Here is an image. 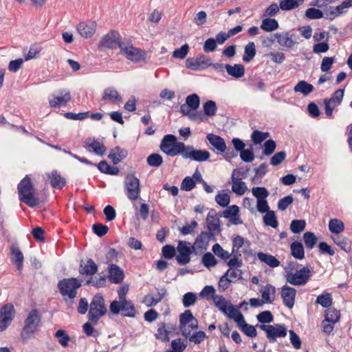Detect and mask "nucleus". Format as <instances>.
<instances>
[{
  "label": "nucleus",
  "instance_id": "nucleus-1",
  "mask_svg": "<svg viewBox=\"0 0 352 352\" xmlns=\"http://www.w3.org/2000/svg\"><path fill=\"white\" fill-rule=\"evenodd\" d=\"M19 199L31 208L38 204V199L34 196V188L28 175H26L17 186Z\"/></svg>",
  "mask_w": 352,
  "mask_h": 352
},
{
  "label": "nucleus",
  "instance_id": "nucleus-2",
  "mask_svg": "<svg viewBox=\"0 0 352 352\" xmlns=\"http://www.w3.org/2000/svg\"><path fill=\"white\" fill-rule=\"evenodd\" d=\"M82 280L76 278H63L58 281L57 287L58 290L64 298V300L69 303H74V299L77 296V290L82 286Z\"/></svg>",
  "mask_w": 352,
  "mask_h": 352
},
{
  "label": "nucleus",
  "instance_id": "nucleus-3",
  "mask_svg": "<svg viewBox=\"0 0 352 352\" xmlns=\"http://www.w3.org/2000/svg\"><path fill=\"white\" fill-rule=\"evenodd\" d=\"M185 144L178 142L174 135L168 134L165 135L160 144V149L168 156H175L182 154L185 148Z\"/></svg>",
  "mask_w": 352,
  "mask_h": 352
},
{
  "label": "nucleus",
  "instance_id": "nucleus-4",
  "mask_svg": "<svg viewBox=\"0 0 352 352\" xmlns=\"http://www.w3.org/2000/svg\"><path fill=\"white\" fill-rule=\"evenodd\" d=\"M107 313L104 300L100 294H96L91 302L88 313L89 320L96 324L99 318Z\"/></svg>",
  "mask_w": 352,
  "mask_h": 352
},
{
  "label": "nucleus",
  "instance_id": "nucleus-5",
  "mask_svg": "<svg viewBox=\"0 0 352 352\" xmlns=\"http://www.w3.org/2000/svg\"><path fill=\"white\" fill-rule=\"evenodd\" d=\"M41 322V315L36 309H32L25 320V325L21 331V338L27 340L30 336L34 333Z\"/></svg>",
  "mask_w": 352,
  "mask_h": 352
},
{
  "label": "nucleus",
  "instance_id": "nucleus-6",
  "mask_svg": "<svg viewBox=\"0 0 352 352\" xmlns=\"http://www.w3.org/2000/svg\"><path fill=\"white\" fill-rule=\"evenodd\" d=\"M311 276V271L308 267H303L296 272L285 275L287 283L293 285L300 286L305 285Z\"/></svg>",
  "mask_w": 352,
  "mask_h": 352
},
{
  "label": "nucleus",
  "instance_id": "nucleus-7",
  "mask_svg": "<svg viewBox=\"0 0 352 352\" xmlns=\"http://www.w3.org/2000/svg\"><path fill=\"white\" fill-rule=\"evenodd\" d=\"M176 251L178 254L176 255V260L178 264L184 265L190 261V254L195 252L194 248L190 242L186 241H179L178 242Z\"/></svg>",
  "mask_w": 352,
  "mask_h": 352
},
{
  "label": "nucleus",
  "instance_id": "nucleus-8",
  "mask_svg": "<svg viewBox=\"0 0 352 352\" xmlns=\"http://www.w3.org/2000/svg\"><path fill=\"white\" fill-rule=\"evenodd\" d=\"M123 44L120 34L117 31L111 30L101 38L98 47L113 49L118 47L121 49Z\"/></svg>",
  "mask_w": 352,
  "mask_h": 352
},
{
  "label": "nucleus",
  "instance_id": "nucleus-9",
  "mask_svg": "<svg viewBox=\"0 0 352 352\" xmlns=\"http://www.w3.org/2000/svg\"><path fill=\"white\" fill-rule=\"evenodd\" d=\"M125 191L127 197L132 201L140 197V181L133 175H129L125 178Z\"/></svg>",
  "mask_w": 352,
  "mask_h": 352
},
{
  "label": "nucleus",
  "instance_id": "nucleus-10",
  "mask_svg": "<svg viewBox=\"0 0 352 352\" xmlns=\"http://www.w3.org/2000/svg\"><path fill=\"white\" fill-rule=\"evenodd\" d=\"M182 155L184 159H190L199 162L207 161L210 157V154L208 151L197 150L190 145L185 146Z\"/></svg>",
  "mask_w": 352,
  "mask_h": 352
},
{
  "label": "nucleus",
  "instance_id": "nucleus-11",
  "mask_svg": "<svg viewBox=\"0 0 352 352\" xmlns=\"http://www.w3.org/2000/svg\"><path fill=\"white\" fill-rule=\"evenodd\" d=\"M211 240H216L214 233L205 231L201 232L195 239L192 245L195 250V253L197 254L199 250L200 252H202L204 250H206L209 245V241Z\"/></svg>",
  "mask_w": 352,
  "mask_h": 352
},
{
  "label": "nucleus",
  "instance_id": "nucleus-12",
  "mask_svg": "<svg viewBox=\"0 0 352 352\" xmlns=\"http://www.w3.org/2000/svg\"><path fill=\"white\" fill-rule=\"evenodd\" d=\"M120 52L125 55L126 58L133 62H141L146 59V52L133 45L126 46L124 43Z\"/></svg>",
  "mask_w": 352,
  "mask_h": 352
},
{
  "label": "nucleus",
  "instance_id": "nucleus-13",
  "mask_svg": "<svg viewBox=\"0 0 352 352\" xmlns=\"http://www.w3.org/2000/svg\"><path fill=\"white\" fill-rule=\"evenodd\" d=\"M186 67L192 70L203 69L210 67V58L202 54L197 58H188L186 62Z\"/></svg>",
  "mask_w": 352,
  "mask_h": 352
},
{
  "label": "nucleus",
  "instance_id": "nucleus-14",
  "mask_svg": "<svg viewBox=\"0 0 352 352\" xmlns=\"http://www.w3.org/2000/svg\"><path fill=\"white\" fill-rule=\"evenodd\" d=\"M296 290L287 285H284L281 289V297L284 305L289 309L294 307Z\"/></svg>",
  "mask_w": 352,
  "mask_h": 352
},
{
  "label": "nucleus",
  "instance_id": "nucleus-15",
  "mask_svg": "<svg viewBox=\"0 0 352 352\" xmlns=\"http://www.w3.org/2000/svg\"><path fill=\"white\" fill-rule=\"evenodd\" d=\"M108 278L112 283H121L124 278V271L116 264H110L108 267Z\"/></svg>",
  "mask_w": 352,
  "mask_h": 352
},
{
  "label": "nucleus",
  "instance_id": "nucleus-16",
  "mask_svg": "<svg viewBox=\"0 0 352 352\" xmlns=\"http://www.w3.org/2000/svg\"><path fill=\"white\" fill-rule=\"evenodd\" d=\"M293 36L296 37V35L294 34H290L289 32L276 33L274 34L278 44L287 48H292L296 44L298 43L297 41L293 40Z\"/></svg>",
  "mask_w": 352,
  "mask_h": 352
},
{
  "label": "nucleus",
  "instance_id": "nucleus-17",
  "mask_svg": "<svg viewBox=\"0 0 352 352\" xmlns=\"http://www.w3.org/2000/svg\"><path fill=\"white\" fill-rule=\"evenodd\" d=\"M206 223L208 232L214 233L215 232H217V234L221 232V229L220 226V221L219 218L217 217V213L215 210H211L208 212L206 217Z\"/></svg>",
  "mask_w": 352,
  "mask_h": 352
},
{
  "label": "nucleus",
  "instance_id": "nucleus-18",
  "mask_svg": "<svg viewBox=\"0 0 352 352\" xmlns=\"http://www.w3.org/2000/svg\"><path fill=\"white\" fill-rule=\"evenodd\" d=\"M287 329L284 324L272 325L267 331V339L270 343L275 342L277 338H285L287 336Z\"/></svg>",
  "mask_w": 352,
  "mask_h": 352
},
{
  "label": "nucleus",
  "instance_id": "nucleus-19",
  "mask_svg": "<svg viewBox=\"0 0 352 352\" xmlns=\"http://www.w3.org/2000/svg\"><path fill=\"white\" fill-rule=\"evenodd\" d=\"M193 318L194 316L190 309L185 310L179 315V327L184 337L189 336L190 329L187 327V324L193 320Z\"/></svg>",
  "mask_w": 352,
  "mask_h": 352
},
{
  "label": "nucleus",
  "instance_id": "nucleus-20",
  "mask_svg": "<svg viewBox=\"0 0 352 352\" xmlns=\"http://www.w3.org/2000/svg\"><path fill=\"white\" fill-rule=\"evenodd\" d=\"M96 23L94 21L80 22L77 25L78 32L85 38L91 37L96 32Z\"/></svg>",
  "mask_w": 352,
  "mask_h": 352
},
{
  "label": "nucleus",
  "instance_id": "nucleus-21",
  "mask_svg": "<svg viewBox=\"0 0 352 352\" xmlns=\"http://www.w3.org/2000/svg\"><path fill=\"white\" fill-rule=\"evenodd\" d=\"M51 186L56 189H62L66 185L65 179L56 170L46 174Z\"/></svg>",
  "mask_w": 352,
  "mask_h": 352
},
{
  "label": "nucleus",
  "instance_id": "nucleus-22",
  "mask_svg": "<svg viewBox=\"0 0 352 352\" xmlns=\"http://www.w3.org/2000/svg\"><path fill=\"white\" fill-rule=\"evenodd\" d=\"M78 271L81 275L93 276L98 271V265L91 258L87 259L86 263L81 260Z\"/></svg>",
  "mask_w": 352,
  "mask_h": 352
},
{
  "label": "nucleus",
  "instance_id": "nucleus-23",
  "mask_svg": "<svg viewBox=\"0 0 352 352\" xmlns=\"http://www.w3.org/2000/svg\"><path fill=\"white\" fill-rule=\"evenodd\" d=\"M128 155V151L126 149L121 148L120 146H116L111 150L108 157L111 160L113 164H118Z\"/></svg>",
  "mask_w": 352,
  "mask_h": 352
},
{
  "label": "nucleus",
  "instance_id": "nucleus-24",
  "mask_svg": "<svg viewBox=\"0 0 352 352\" xmlns=\"http://www.w3.org/2000/svg\"><path fill=\"white\" fill-rule=\"evenodd\" d=\"M210 144L214 147L218 151L223 153L226 151V142L221 137L210 133L206 137Z\"/></svg>",
  "mask_w": 352,
  "mask_h": 352
},
{
  "label": "nucleus",
  "instance_id": "nucleus-25",
  "mask_svg": "<svg viewBox=\"0 0 352 352\" xmlns=\"http://www.w3.org/2000/svg\"><path fill=\"white\" fill-rule=\"evenodd\" d=\"M60 96H54V99L50 100L49 103L51 107H58L61 105H65L71 100L69 91L65 90L60 92Z\"/></svg>",
  "mask_w": 352,
  "mask_h": 352
},
{
  "label": "nucleus",
  "instance_id": "nucleus-26",
  "mask_svg": "<svg viewBox=\"0 0 352 352\" xmlns=\"http://www.w3.org/2000/svg\"><path fill=\"white\" fill-rule=\"evenodd\" d=\"M85 148H91L94 152L98 155H103L107 150L105 146L98 140L87 138L85 141Z\"/></svg>",
  "mask_w": 352,
  "mask_h": 352
},
{
  "label": "nucleus",
  "instance_id": "nucleus-27",
  "mask_svg": "<svg viewBox=\"0 0 352 352\" xmlns=\"http://www.w3.org/2000/svg\"><path fill=\"white\" fill-rule=\"evenodd\" d=\"M226 70L228 75L235 78H240L245 74V67L241 64H234V65L226 64Z\"/></svg>",
  "mask_w": 352,
  "mask_h": 352
},
{
  "label": "nucleus",
  "instance_id": "nucleus-28",
  "mask_svg": "<svg viewBox=\"0 0 352 352\" xmlns=\"http://www.w3.org/2000/svg\"><path fill=\"white\" fill-rule=\"evenodd\" d=\"M102 100L115 103L116 101H121L122 98L115 88L108 87L104 90Z\"/></svg>",
  "mask_w": 352,
  "mask_h": 352
},
{
  "label": "nucleus",
  "instance_id": "nucleus-29",
  "mask_svg": "<svg viewBox=\"0 0 352 352\" xmlns=\"http://www.w3.org/2000/svg\"><path fill=\"white\" fill-rule=\"evenodd\" d=\"M333 242L346 252H352L351 241L346 237L338 235L332 236Z\"/></svg>",
  "mask_w": 352,
  "mask_h": 352
},
{
  "label": "nucleus",
  "instance_id": "nucleus-30",
  "mask_svg": "<svg viewBox=\"0 0 352 352\" xmlns=\"http://www.w3.org/2000/svg\"><path fill=\"white\" fill-rule=\"evenodd\" d=\"M257 257L261 261L271 267H276L280 265V261L273 255L261 252L257 254Z\"/></svg>",
  "mask_w": 352,
  "mask_h": 352
},
{
  "label": "nucleus",
  "instance_id": "nucleus-31",
  "mask_svg": "<svg viewBox=\"0 0 352 352\" xmlns=\"http://www.w3.org/2000/svg\"><path fill=\"white\" fill-rule=\"evenodd\" d=\"M12 255V261L16 265L17 270L21 271L23 269V255L18 247L12 246L10 248Z\"/></svg>",
  "mask_w": 352,
  "mask_h": 352
},
{
  "label": "nucleus",
  "instance_id": "nucleus-32",
  "mask_svg": "<svg viewBox=\"0 0 352 352\" xmlns=\"http://www.w3.org/2000/svg\"><path fill=\"white\" fill-rule=\"evenodd\" d=\"M166 294V289L165 288H162L160 291L158 292L156 297L153 296H146L144 299V302L146 304L148 307L155 306L158 302H160L162 298Z\"/></svg>",
  "mask_w": 352,
  "mask_h": 352
},
{
  "label": "nucleus",
  "instance_id": "nucleus-33",
  "mask_svg": "<svg viewBox=\"0 0 352 352\" xmlns=\"http://www.w3.org/2000/svg\"><path fill=\"white\" fill-rule=\"evenodd\" d=\"M314 90V87L311 84L308 83L305 80L299 81L294 87L295 92H300L304 96H307Z\"/></svg>",
  "mask_w": 352,
  "mask_h": 352
},
{
  "label": "nucleus",
  "instance_id": "nucleus-34",
  "mask_svg": "<svg viewBox=\"0 0 352 352\" xmlns=\"http://www.w3.org/2000/svg\"><path fill=\"white\" fill-rule=\"evenodd\" d=\"M214 301L215 305L219 308V309L225 314H228V313L230 311V306H233L222 296H215L214 297Z\"/></svg>",
  "mask_w": 352,
  "mask_h": 352
},
{
  "label": "nucleus",
  "instance_id": "nucleus-35",
  "mask_svg": "<svg viewBox=\"0 0 352 352\" xmlns=\"http://www.w3.org/2000/svg\"><path fill=\"white\" fill-rule=\"evenodd\" d=\"M227 315L229 316V318H232L236 322L239 328L241 325H243V324L245 322L243 314L240 311H239L238 309L234 306H230V311Z\"/></svg>",
  "mask_w": 352,
  "mask_h": 352
},
{
  "label": "nucleus",
  "instance_id": "nucleus-36",
  "mask_svg": "<svg viewBox=\"0 0 352 352\" xmlns=\"http://www.w3.org/2000/svg\"><path fill=\"white\" fill-rule=\"evenodd\" d=\"M122 302V315L126 317L134 318L136 315V310L134 305L131 300H124Z\"/></svg>",
  "mask_w": 352,
  "mask_h": 352
},
{
  "label": "nucleus",
  "instance_id": "nucleus-37",
  "mask_svg": "<svg viewBox=\"0 0 352 352\" xmlns=\"http://www.w3.org/2000/svg\"><path fill=\"white\" fill-rule=\"evenodd\" d=\"M324 320L328 322L336 324L340 320V311L334 307H329L325 310Z\"/></svg>",
  "mask_w": 352,
  "mask_h": 352
},
{
  "label": "nucleus",
  "instance_id": "nucleus-38",
  "mask_svg": "<svg viewBox=\"0 0 352 352\" xmlns=\"http://www.w3.org/2000/svg\"><path fill=\"white\" fill-rule=\"evenodd\" d=\"M305 0H281L279 8L282 10L288 11L297 8Z\"/></svg>",
  "mask_w": 352,
  "mask_h": 352
},
{
  "label": "nucleus",
  "instance_id": "nucleus-39",
  "mask_svg": "<svg viewBox=\"0 0 352 352\" xmlns=\"http://www.w3.org/2000/svg\"><path fill=\"white\" fill-rule=\"evenodd\" d=\"M276 289L272 285H267L264 290L261 292L262 298L264 302L272 303L275 300Z\"/></svg>",
  "mask_w": 352,
  "mask_h": 352
},
{
  "label": "nucleus",
  "instance_id": "nucleus-40",
  "mask_svg": "<svg viewBox=\"0 0 352 352\" xmlns=\"http://www.w3.org/2000/svg\"><path fill=\"white\" fill-rule=\"evenodd\" d=\"M291 254L297 259H302L305 257V251L301 243L295 241L291 244Z\"/></svg>",
  "mask_w": 352,
  "mask_h": 352
},
{
  "label": "nucleus",
  "instance_id": "nucleus-41",
  "mask_svg": "<svg viewBox=\"0 0 352 352\" xmlns=\"http://www.w3.org/2000/svg\"><path fill=\"white\" fill-rule=\"evenodd\" d=\"M256 55V47L254 42H249L245 46L244 54L243 56V60L244 62L251 61Z\"/></svg>",
  "mask_w": 352,
  "mask_h": 352
},
{
  "label": "nucleus",
  "instance_id": "nucleus-42",
  "mask_svg": "<svg viewBox=\"0 0 352 352\" xmlns=\"http://www.w3.org/2000/svg\"><path fill=\"white\" fill-rule=\"evenodd\" d=\"M278 23L274 19L267 18L262 21L261 28L266 32H272L278 29Z\"/></svg>",
  "mask_w": 352,
  "mask_h": 352
},
{
  "label": "nucleus",
  "instance_id": "nucleus-43",
  "mask_svg": "<svg viewBox=\"0 0 352 352\" xmlns=\"http://www.w3.org/2000/svg\"><path fill=\"white\" fill-rule=\"evenodd\" d=\"M265 213V214L263 216L264 223L267 226H271L273 228H276L278 227V223L275 212L273 210H270Z\"/></svg>",
  "mask_w": 352,
  "mask_h": 352
},
{
  "label": "nucleus",
  "instance_id": "nucleus-44",
  "mask_svg": "<svg viewBox=\"0 0 352 352\" xmlns=\"http://www.w3.org/2000/svg\"><path fill=\"white\" fill-rule=\"evenodd\" d=\"M157 326V333L155 334L156 339L164 342H168L169 341V334L165 328V322H160Z\"/></svg>",
  "mask_w": 352,
  "mask_h": 352
},
{
  "label": "nucleus",
  "instance_id": "nucleus-45",
  "mask_svg": "<svg viewBox=\"0 0 352 352\" xmlns=\"http://www.w3.org/2000/svg\"><path fill=\"white\" fill-rule=\"evenodd\" d=\"M329 229L332 233L339 234L344 229V223L338 219H332L329 222Z\"/></svg>",
  "mask_w": 352,
  "mask_h": 352
},
{
  "label": "nucleus",
  "instance_id": "nucleus-46",
  "mask_svg": "<svg viewBox=\"0 0 352 352\" xmlns=\"http://www.w3.org/2000/svg\"><path fill=\"white\" fill-rule=\"evenodd\" d=\"M241 179H234L232 182V190L234 192H235L238 195H243L248 188L245 184V182L240 181Z\"/></svg>",
  "mask_w": 352,
  "mask_h": 352
},
{
  "label": "nucleus",
  "instance_id": "nucleus-47",
  "mask_svg": "<svg viewBox=\"0 0 352 352\" xmlns=\"http://www.w3.org/2000/svg\"><path fill=\"white\" fill-rule=\"evenodd\" d=\"M186 104L190 107L192 111H196L199 107L200 99L197 94H192L186 98Z\"/></svg>",
  "mask_w": 352,
  "mask_h": 352
},
{
  "label": "nucleus",
  "instance_id": "nucleus-48",
  "mask_svg": "<svg viewBox=\"0 0 352 352\" xmlns=\"http://www.w3.org/2000/svg\"><path fill=\"white\" fill-rule=\"evenodd\" d=\"M316 304H320L324 308H329L332 304V298L329 293L323 294L317 297Z\"/></svg>",
  "mask_w": 352,
  "mask_h": 352
},
{
  "label": "nucleus",
  "instance_id": "nucleus-49",
  "mask_svg": "<svg viewBox=\"0 0 352 352\" xmlns=\"http://www.w3.org/2000/svg\"><path fill=\"white\" fill-rule=\"evenodd\" d=\"M304 242L307 249H312L317 243V238L313 232H307L303 234Z\"/></svg>",
  "mask_w": 352,
  "mask_h": 352
},
{
  "label": "nucleus",
  "instance_id": "nucleus-50",
  "mask_svg": "<svg viewBox=\"0 0 352 352\" xmlns=\"http://www.w3.org/2000/svg\"><path fill=\"white\" fill-rule=\"evenodd\" d=\"M146 162L150 166L160 167L163 163V159L160 154L152 153L148 156Z\"/></svg>",
  "mask_w": 352,
  "mask_h": 352
},
{
  "label": "nucleus",
  "instance_id": "nucleus-51",
  "mask_svg": "<svg viewBox=\"0 0 352 352\" xmlns=\"http://www.w3.org/2000/svg\"><path fill=\"white\" fill-rule=\"evenodd\" d=\"M306 223L305 220H293L290 224V230L294 234H298L305 228Z\"/></svg>",
  "mask_w": 352,
  "mask_h": 352
},
{
  "label": "nucleus",
  "instance_id": "nucleus-52",
  "mask_svg": "<svg viewBox=\"0 0 352 352\" xmlns=\"http://www.w3.org/2000/svg\"><path fill=\"white\" fill-rule=\"evenodd\" d=\"M202 263L206 267L210 268L217 264V260L212 253L206 252L202 256Z\"/></svg>",
  "mask_w": 352,
  "mask_h": 352
},
{
  "label": "nucleus",
  "instance_id": "nucleus-53",
  "mask_svg": "<svg viewBox=\"0 0 352 352\" xmlns=\"http://www.w3.org/2000/svg\"><path fill=\"white\" fill-rule=\"evenodd\" d=\"M217 109L216 103L213 100H208L204 104V112L207 116H214L216 114Z\"/></svg>",
  "mask_w": 352,
  "mask_h": 352
},
{
  "label": "nucleus",
  "instance_id": "nucleus-54",
  "mask_svg": "<svg viewBox=\"0 0 352 352\" xmlns=\"http://www.w3.org/2000/svg\"><path fill=\"white\" fill-rule=\"evenodd\" d=\"M212 250L216 256L220 257L223 260H226L231 256V254H230L228 251L223 250L219 243H215L213 245Z\"/></svg>",
  "mask_w": 352,
  "mask_h": 352
},
{
  "label": "nucleus",
  "instance_id": "nucleus-55",
  "mask_svg": "<svg viewBox=\"0 0 352 352\" xmlns=\"http://www.w3.org/2000/svg\"><path fill=\"white\" fill-rule=\"evenodd\" d=\"M305 16L309 19H319L324 17V13L319 9L311 8L305 11Z\"/></svg>",
  "mask_w": 352,
  "mask_h": 352
},
{
  "label": "nucleus",
  "instance_id": "nucleus-56",
  "mask_svg": "<svg viewBox=\"0 0 352 352\" xmlns=\"http://www.w3.org/2000/svg\"><path fill=\"white\" fill-rule=\"evenodd\" d=\"M54 336L58 339V342L63 346H68L69 341L70 340L69 336L66 333V331L63 329L58 330Z\"/></svg>",
  "mask_w": 352,
  "mask_h": 352
},
{
  "label": "nucleus",
  "instance_id": "nucleus-57",
  "mask_svg": "<svg viewBox=\"0 0 352 352\" xmlns=\"http://www.w3.org/2000/svg\"><path fill=\"white\" fill-rule=\"evenodd\" d=\"M197 300V295L192 292H187L183 296L182 302L184 307H189L193 305Z\"/></svg>",
  "mask_w": 352,
  "mask_h": 352
},
{
  "label": "nucleus",
  "instance_id": "nucleus-58",
  "mask_svg": "<svg viewBox=\"0 0 352 352\" xmlns=\"http://www.w3.org/2000/svg\"><path fill=\"white\" fill-rule=\"evenodd\" d=\"M252 193L257 200L266 199L270 194L265 187H254L252 189Z\"/></svg>",
  "mask_w": 352,
  "mask_h": 352
},
{
  "label": "nucleus",
  "instance_id": "nucleus-59",
  "mask_svg": "<svg viewBox=\"0 0 352 352\" xmlns=\"http://www.w3.org/2000/svg\"><path fill=\"white\" fill-rule=\"evenodd\" d=\"M187 345L181 341L180 338L175 339L171 342L172 350H168L166 352H184Z\"/></svg>",
  "mask_w": 352,
  "mask_h": 352
},
{
  "label": "nucleus",
  "instance_id": "nucleus-60",
  "mask_svg": "<svg viewBox=\"0 0 352 352\" xmlns=\"http://www.w3.org/2000/svg\"><path fill=\"white\" fill-rule=\"evenodd\" d=\"M344 91L343 89H338L333 93L331 98H326L325 100H327V102H329L331 104H336L337 106L340 104L342 100Z\"/></svg>",
  "mask_w": 352,
  "mask_h": 352
},
{
  "label": "nucleus",
  "instance_id": "nucleus-61",
  "mask_svg": "<svg viewBox=\"0 0 352 352\" xmlns=\"http://www.w3.org/2000/svg\"><path fill=\"white\" fill-rule=\"evenodd\" d=\"M162 256L166 259L176 257V248L171 245H166L162 249Z\"/></svg>",
  "mask_w": 352,
  "mask_h": 352
},
{
  "label": "nucleus",
  "instance_id": "nucleus-62",
  "mask_svg": "<svg viewBox=\"0 0 352 352\" xmlns=\"http://www.w3.org/2000/svg\"><path fill=\"white\" fill-rule=\"evenodd\" d=\"M249 171L250 168L247 166L234 169L232 174V180L236 179H241L243 178H245Z\"/></svg>",
  "mask_w": 352,
  "mask_h": 352
},
{
  "label": "nucleus",
  "instance_id": "nucleus-63",
  "mask_svg": "<svg viewBox=\"0 0 352 352\" xmlns=\"http://www.w3.org/2000/svg\"><path fill=\"white\" fill-rule=\"evenodd\" d=\"M239 208L236 205L228 206L224 211H223L219 216L223 217L226 219H230L231 217L236 216L239 214Z\"/></svg>",
  "mask_w": 352,
  "mask_h": 352
},
{
  "label": "nucleus",
  "instance_id": "nucleus-64",
  "mask_svg": "<svg viewBox=\"0 0 352 352\" xmlns=\"http://www.w3.org/2000/svg\"><path fill=\"white\" fill-rule=\"evenodd\" d=\"M14 308L12 304H6L0 309V315L10 317L13 320L14 317Z\"/></svg>",
  "mask_w": 352,
  "mask_h": 352
}]
</instances>
